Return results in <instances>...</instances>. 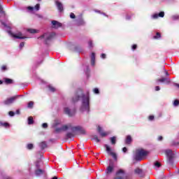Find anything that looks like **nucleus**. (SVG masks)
I'll return each instance as SVG.
<instances>
[{"label":"nucleus","instance_id":"obj_1","mask_svg":"<svg viewBox=\"0 0 179 179\" xmlns=\"http://www.w3.org/2000/svg\"><path fill=\"white\" fill-rule=\"evenodd\" d=\"M79 99H82V106L80 108L81 111H87V113H89L90 110V99L89 98V95H85L82 90H78L74 97H73L72 99L73 103H76V101H79Z\"/></svg>","mask_w":179,"mask_h":179},{"label":"nucleus","instance_id":"obj_2","mask_svg":"<svg viewBox=\"0 0 179 179\" xmlns=\"http://www.w3.org/2000/svg\"><path fill=\"white\" fill-rule=\"evenodd\" d=\"M70 131H71V132H68L66 135V139H71L72 138H74L75 135H78V134H86L85 129H83L82 127L79 126L71 128Z\"/></svg>","mask_w":179,"mask_h":179},{"label":"nucleus","instance_id":"obj_3","mask_svg":"<svg viewBox=\"0 0 179 179\" xmlns=\"http://www.w3.org/2000/svg\"><path fill=\"white\" fill-rule=\"evenodd\" d=\"M54 37H55V33L48 32L41 35L38 38L40 40H42L43 43H45V44H48V43H50V41H51V40H52Z\"/></svg>","mask_w":179,"mask_h":179},{"label":"nucleus","instance_id":"obj_4","mask_svg":"<svg viewBox=\"0 0 179 179\" xmlns=\"http://www.w3.org/2000/svg\"><path fill=\"white\" fill-rule=\"evenodd\" d=\"M148 155V152L143 149L137 150L136 151V155L134 157L135 160L137 162H141V160H143V157Z\"/></svg>","mask_w":179,"mask_h":179},{"label":"nucleus","instance_id":"obj_5","mask_svg":"<svg viewBox=\"0 0 179 179\" xmlns=\"http://www.w3.org/2000/svg\"><path fill=\"white\" fill-rule=\"evenodd\" d=\"M114 169H115V164L114 163V161L113 159H110L109 164L106 170V176H110V174H113Z\"/></svg>","mask_w":179,"mask_h":179},{"label":"nucleus","instance_id":"obj_6","mask_svg":"<svg viewBox=\"0 0 179 179\" xmlns=\"http://www.w3.org/2000/svg\"><path fill=\"white\" fill-rule=\"evenodd\" d=\"M113 179H129V177L125 173L124 170L120 169L117 171V175Z\"/></svg>","mask_w":179,"mask_h":179},{"label":"nucleus","instance_id":"obj_7","mask_svg":"<svg viewBox=\"0 0 179 179\" xmlns=\"http://www.w3.org/2000/svg\"><path fill=\"white\" fill-rule=\"evenodd\" d=\"M17 97H19V95L8 98L3 101V104L5 106H10V104H13V103L17 100Z\"/></svg>","mask_w":179,"mask_h":179},{"label":"nucleus","instance_id":"obj_8","mask_svg":"<svg viewBox=\"0 0 179 179\" xmlns=\"http://www.w3.org/2000/svg\"><path fill=\"white\" fill-rule=\"evenodd\" d=\"M165 153L169 159V163H173V159H174V152L171 150H166Z\"/></svg>","mask_w":179,"mask_h":179},{"label":"nucleus","instance_id":"obj_9","mask_svg":"<svg viewBox=\"0 0 179 179\" xmlns=\"http://www.w3.org/2000/svg\"><path fill=\"white\" fill-rule=\"evenodd\" d=\"M105 148L106 149L107 153L110 155L111 157H113L115 160H117V154L111 151V148H110V146H108V145L107 144L105 145Z\"/></svg>","mask_w":179,"mask_h":179},{"label":"nucleus","instance_id":"obj_10","mask_svg":"<svg viewBox=\"0 0 179 179\" xmlns=\"http://www.w3.org/2000/svg\"><path fill=\"white\" fill-rule=\"evenodd\" d=\"M11 36L12 37H14V38H18L19 40H24V38H27V37L23 36V34H22V32L11 34Z\"/></svg>","mask_w":179,"mask_h":179},{"label":"nucleus","instance_id":"obj_11","mask_svg":"<svg viewBox=\"0 0 179 179\" xmlns=\"http://www.w3.org/2000/svg\"><path fill=\"white\" fill-rule=\"evenodd\" d=\"M164 82H165V83H171V80H170V78H162L156 80L157 83H164Z\"/></svg>","mask_w":179,"mask_h":179},{"label":"nucleus","instance_id":"obj_12","mask_svg":"<svg viewBox=\"0 0 179 179\" xmlns=\"http://www.w3.org/2000/svg\"><path fill=\"white\" fill-rule=\"evenodd\" d=\"M52 29H59V27H62V24L57 20H52Z\"/></svg>","mask_w":179,"mask_h":179},{"label":"nucleus","instance_id":"obj_13","mask_svg":"<svg viewBox=\"0 0 179 179\" xmlns=\"http://www.w3.org/2000/svg\"><path fill=\"white\" fill-rule=\"evenodd\" d=\"M64 110L65 114L69 115V117H72V115H75V110H71V109H69V108L66 107V108H64Z\"/></svg>","mask_w":179,"mask_h":179},{"label":"nucleus","instance_id":"obj_14","mask_svg":"<svg viewBox=\"0 0 179 179\" xmlns=\"http://www.w3.org/2000/svg\"><path fill=\"white\" fill-rule=\"evenodd\" d=\"M134 173L135 174H137V176H139V177H143L145 176V172L143 171V170L139 168H136L134 170Z\"/></svg>","mask_w":179,"mask_h":179},{"label":"nucleus","instance_id":"obj_15","mask_svg":"<svg viewBox=\"0 0 179 179\" xmlns=\"http://www.w3.org/2000/svg\"><path fill=\"white\" fill-rule=\"evenodd\" d=\"M57 8L59 12H64V5H62V3L59 2V1H55Z\"/></svg>","mask_w":179,"mask_h":179},{"label":"nucleus","instance_id":"obj_16","mask_svg":"<svg viewBox=\"0 0 179 179\" xmlns=\"http://www.w3.org/2000/svg\"><path fill=\"white\" fill-rule=\"evenodd\" d=\"M37 170L35 171L36 176H41L42 174H44V171L42 169H40V166L38 164H36Z\"/></svg>","mask_w":179,"mask_h":179},{"label":"nucleus","instance_id":"obj_17","mask_svg":"<svg viewBox=\"0 0 179 179\" xmlns=\"http://www.w3.org/2000/svg\"><path fill=\"white\" fill-rule=\"evenodd\" d=\"M98 131L100 134L101 136L104 137V136H107V135H108V132H103V129H101V127L100 126L98 127Z\"/></svg>","mask_w":179,"mask_h":179},{"label":"nucleus","instance_id":"obj_18","mask_svg":"<svg viewBox=\"0 0 179 179\" xmlns=\"http://www.w3.org/2000/svg\"><path fill=\"white\" fill-rule=\"evenodd\" d=\"M95 62H96V54L94 52H92L91 55V65H92V66H94Z\"/></svg>","mask_w":179,"mask_h":179},{"label":"nucleus","instance_id":"obj_19","mask_svg":"<svg viewBox=\"0 0 179 179\" xmlns=\"http://www.w3.org/2000/svg\"><path fill=\"white\" fill-rule=\"evenodd\" d=\"M164 17V12L162 11L159 14L156 13L152 15L153 19H157V17Z\"/></svg>","mask_w":179,"mask_h":179},{"label":"nucleus","instance_id":"obj_20","mask_svg":"<svg viewBox=\"0 0 179 179\" xmlns=\"http://www.w3.org/2000/svg\"><path fill=\"white\" fill-rule=\"evenodd\" d=\"M3 82H4L6 85H12V83H13V80L10 78H3Z\"/></svg>","mask_w":179,"mask_h":179},{"label":"nucleus","instance_id":"obj_21","mask_svg":"<svg viewBox=\"0 0 179 179\" xmlns=\"http://www.w3.org/2000/svg\"><path fill=\"white\" fill-rule=\"evenodd\" d=\"M74 127H72L71 124H68V125H64L62 127V131H67V129H70L71 130L72 128H73Z\"/></svg>","mask_w":179,"mask_h":179},{"label":"nucleus","instance_id":"obj_22","mask_svg":"<svg viewBox=\"0 0 179 179\" xmlns=\"http://www.w3.org/2000/svg\"><path fill=\"white\" fill-rule=\"evenodd\" d=\"M131 142H132V137L127 136L125 140L126 145H131Z\"/></svg>","mask_w":179,"mask_h":179},{"label":"nucleus","instance_id":"obj_23","mask_svg":"<svg viewBox=\"0 0 179 179\" xmlns=\"http://www.w3.org/2000/svg\"><path fill=\"white\" fill-rule=\"evenodd\" d=\"M85 25V21L83 18L77 20V26H83Z\"/></svg>","mask_w":179,"mask_h":179},{"label":"nucleus","instance_id":"obj_24","mask_svg":"<svg viewBox=\"0 0 179 179\" xmlns=\"http://www.w3.org/2000/svg\"><path fill=\"white\" fill-rule=\"evenodd\" d=\"M39 146L41 149L43 150V149H45V148H47V143H45V141H43L39 144Z\"/></svg>","mask_w":179,"mask_h":179},{"label":"nucleus","instance_id":"obj_25","mask_svg":"<svg viewBox=\"0 0 179 179\" xmlns=\"http://www.w3.org/2000/svg\"><path fill=\"white\" fill-rule=\"evenodd\" d=\"M60 124H61V121H59L58 120H55V122H54V123L52 124V127L54 128H55V127H58V125H60Z\"/></svg>","mask_w":179,"mask_h":179},{"label":"nucleus","instance_id":"obj_26","mask_svg":"<svg viewBox=\"0 0 179 179\" xmlns=\"http://www.w3.org/2000/svg\"><path fill=\"white\" fill-rule=\"evenodd\" d=\"M0 127H4V128H8V127H9V123L0 122Z\"/></svg>","mask_w":179,"mask_h":179},{"label":"nucleus","instance_id":"obj_27","mask_svg":"<svg viewBox=\"0 0 179 179\" xmlns=\"http://www.w3.org/2000/svg\"><path fill=\"white\" fill-rule=\"evenodd\" d=\"M34 123V121L33 120V117H28V124L31 125Z\"/></svg>","mask_w":179,"mask_h":179},{"label":"nucleus","instance_id":"obj_28","mask_svg":"<svg viewBox=\"0 0 179 179\" xmlns=\"http://www.w3.org/2000/svg\"><path fill=\"white\" fill-rule=\"evenodd\" d=\"M29 33H31V34H36V33H38V30L29 29H28Z\"/></svg>","mask_w":179,"mask_h":179},{"label":"nucleus","instance_id":"obj_29","mask_svg":"<svg viewBox=\"0 0 179 179\" xmlns=\"http://www.w3.org/2000/svg\"><path fill=\"white\" fill-rule=\"evenodd\" d=\"M110 142L112 143V145H115L116 143V137L113 136L110 138Z\"/></svg>","mask_w":179,"mask_h":179},{"label":"nucleus","instance_id":"obj_30","mask_svg":"<svg viewBox=\"0 0 179 179\" xmlns=\"http://www.w3.org/2000/svg\"><path fill=\"white\" fill-rule=\"evenodd\" d=\"M33 106H34V102H33V101H29V102L28 103L27 107H28V108H33Z\"/></svg>","mask_w":179,"mask_h":179},{"label":"nucleus","instance_id":"obj_31","mask_svg":"<svg viewBox=\"0 0 179 179\" xmlns=\"http://www.w3.org/2000/svg\"><path fill=\"white\" fill-rule=\"evenodd\" d=\"M92 139H94V141H95L97 143H99V142H100V139H99V138L97 137L96 135L93 136Z\"/></svg>","mask_w":179,"mask_h":179},{"label":"nucleus","instance_id":"obj_32","mask_svg":"<svg viewBox=\"0 0 179 179\" xmlns=\"http://www.w3.org/2000/svg\"><path fill=\"white\" fill-rule=\"evenodd\" d=\"M154 166L155 167L159 168V167H160L162 166V164L159 162H155V164H154Z\"/></svg>","mask_w":179,"mask_h":179},{"label":"nucleus","instance_id":"obj_33","mask_svg":"<svg viewBox=\"0 0 179 179\" xmlns=\"http://www.w3.org/2000/svg\"><path fill=\"white\" fill-rule=\"evenodd\" d=\"M0 13L1 15H5V12L3 11V8H2V6L0 4Z\"/></svg>","mask_w":179,"mask_h":179},{"label":"nucleus","instance_id":"obj_34","mask_svg":"<svg viewBox=\"0 0 179 179\" xmlns=\"http://www.w3.org/2000/svg\"><path fill=\"white\" fill-rule=\"evenodd\" d=\"M179 105V101L178 100V99H176L175 101H174V102H173V106H175V107H177V106H178Z\"/></svg>","mask_w":179,"mask_h":179},{"label":"nucleus","instance_id":"obj_35","mask_svg":"<svg viewBox=\"0 0 179 179\" xmlns=\"http://www.w3.org/2000/svg\"><path fill=\"white\" fill-rule=\"evenodd\" d=\"M88 44H89V48H93V42L92 41H90L88 42Z\"/></svg>","mask_w":179,"mask_h":179},{"label":"nucleus","instance_id":"obj_36","mask_svg":"<svg viewBox=\"0 0 179 179\" xmlns=\"http://www.w3.org/2000/svg\"><path fill=\"white\" fill-rule=\"evenodd\" d=\"M61 131H62V127L57 128L55 129V132H57V134H59V132H61Z\"/></svg>","mask_w":179,"mask_h":179},{"label":"nucleus","instance_id":"obj_37","mask_svg":"<svg viewBox=\"0 0 179 179\" xmlns=\"http://www.w3.org/2000/svg\"><path fill=\"white\" fill-rule=\"evenodd\" d=\"M160 37H162L160 33L157 32V35L154 36V38H160Z\"/></svg>","mask_w":179,"mask_h":179},{"label":"nucleus","instance_id":"obj_38","mask_svg":"<svg viewBox=\"0 0 179 179\" xmlns=\"http://www.w3.org/2000/svg\"><path fill=\"white\" fill-rule=\"evenodd\" d=\"M49 90L50 92H55V88L51 85H49Z\"/></svg>","mask_w":179,"mask_h":179},{"label":"nucleus","instance_id":"obj_39","mask_svg":"<svg viewBox=\"0 0 179 179\" xmlns=\"http://www.w3.org/2000/svg\"><path fill=\"white\" fill-rule=\"evenodd\" d=\"M27 149H29V150H31V149H33V144L31 143L28 144Z\"/></svg>","mask_w":179,"mask_h":179},{"label":"nucleus","instance_id":"obj_40","mask_svg":"<svg viewBox=\"0 0 179 179\" xmlns=\"http://www.w3.org/2000/svg\"><path fill=\"white\" fill-rule=\"evenodd\" d=\"M172 19H173V20H178V19H179V16L178 15H173Z\"/></svg>","mask_w":179,"mask_h":179},{"label":"nucleus","instance_id":"obj_41","mask_svg":"<svg viewBox=\"0 0 179 179\" xmlns=\"http://www.w3.org/2000/svg\"><path fill=\"white\" fill-rule=\"evenodd\" d=\"M70 17L71 19H75V17H76V16L75 15V14L73 13H71Z\"/></svg>","mask_w":179,"mask_h":179},{"label":"nucleus","instance_id":"obj_42","mask_svg":"<svg viewBox=\"0 0 179 179\" xmlns=\"http://www.w3.org/2000/svg\"><path fill=\"white\" fill-rule=\"evenodd\" d=\"M94 93H95V94H99V93H100V92L99 91V90L97 88H94Z\"/></svg>","mask_w":179,"mask_h":179},{"label":"nucleus","instance_id":"obj_43","mask_svg":"<svg viewBox=\"0 0 179 179\" xmlns=\"http://www.w3.org/2000/svg\"><path fill=\"white\" fill-rule=\"evenodd\" d=\"M35 9H36V10H40V4H39V3H38V4H36V5L35 6Z\"/></svg>","mask_w":179,"mask_h":179},{"label":"nucleus","instance_id":"obj_44","mask_svg":"<svg viewBox=\"0 0 179 179\" xmlns=\"http://www.w3.org/2000/svg\"><path fill=\"white\" fill-rule=\"evenodd\" d=\"M8 115H10V117H13L15 115V112L13 111H10L8 113Z\"/></svg>","mask_w":179,"mask_h":179},{"label":"nucleus","instance_id":"obj_45","mask_svg":"<svg viewBox=\"0 0 179 179\" xmlns=\"http://www.w3.org/2000/svg\"><path fill=\"white\" fill-rule=\"evenodd\" d=\"M24 47V42H22V43H20V48H23Z\"/></svg>","mask_w":179,"mask_h":179},{"label":"nucleus","instance_id":"obj_46","mask_svg":"<svg viewBox=\"0 0 179 179\" xmlns=\"http://www.w3.org/2000/svg\"><path fill=\"white\" fill-rule=\"evenodd\" d=\"M42 127H43V128H48V124L47 123H43V124H42Z\"/></svg>","mask_w":179,"mask_h":179},{"label":"nucleus","instance_id":"obj_47","mask_svg":"<svg viewBox=\"0 0 179 179\" xmlns=\"http://www.w3.org/2000/svg\"><path fill=\"white\" fill-rule=\"evenodd\" d=\"M149 120H150V121H153V120H155V116L150 115V116L149 117Z\"/></svg>","mask_w":179,"mask_h":179},{"label":"nucleus","instance_id":"obj_48","mask_svg":"<svg viewBox=\"0 0 179 179\" xmlns=\"http://www.w3.org/2000/svg\"><path fill=\"white\" fill-rule=\"evenodd\" d=\"M27 9H28V10H33L34 9V8L31 7V6H28Z\"/></svg>","mask_w":179,"mask_h":179},{"label":"nucleus","instance_id":"obj_49","mask_svg":"<svg viewBox=\"0 0 179 179\" xmlns=\"http://www.w3.org/2000/svg\"><path fill=\"white\" fill-rule=\"evenodd\" d=\"M1 71H6V66H2Z\"/></svg>","mask_w":179,"mask_h":179},{"label":"nucleus","instance_id":"obj_50","mask_svg":"<svg viewBox=\"0 0 179 179\" xmlns=\"http://www.w3.org/2000/svg\"><path fill=\"white\" fill-rule=\"evenodd\" d=\"M101 58H103V59H105L106 58V54L104 53H102L101 55Z\"/></svg>","mask_w":179,"mask_h":179},{"label":"nucleus","instance_id":"obj_51","mask_svg":"<svg viewBox=\"0 0 179 179\" xmlns=\"http://www.w3.org/2000/svg\"><path fill=\"white\" fill-rule=\"evenodd\" d=\"M155 90H156V92H159V90H160V87L156 86L155 87Z\"/></svg>","mask_w":179,"mask_h":179},{"label":"nucleus","instance_id":"obj_52","mask_svg":"<svg viewBox=\"0 0 179 179\" xmlns=\"http://www.w3.org/2000/svg\"><path fill=\"white\" fill-rule=\"evenodd\" d=\"M127 150V149L126 147L122 148V151L124 152V153H126Z\"/></svg>","mask_w":179,"mask_h":179},{"label":"nucleus","instance_id":"obj_53","mask_svg":"<svg viewBox=\"0 0 179 179\" xmlns=\"http://www.w3.org/2000/svg\"><path fill=\"white\" fill-rule=\"evenodd\" d=\"M136 45H133L132 50H136Z\"/></svg>","mask_w":179,"mask_h":179},{"label":"nucleus","instance_id":"obj_54","mask_svg":"<svg viewBox=\"0 0 179 179\" xmlns=\"http://www.w3.org/2000/svg\"><path fill=\"white\" fill-rule=\"evenodd\" d=\"M174 86H176V87H178V89H179V84L178 83H175Z\"/></svg>","mask_w":179,"mask_h":179},{"label":"nucleus","instance_id":"obj_55","mask_svg":"<svg viewBox=\"0 0 179 179\" xmlns=\"http://www.w3.org/2000/svg\"><path fill=\"white\" fill-rule=\"evenodd\" d=\"M158 141H163V136H159V138H158Z\"/></svg>","mask_w":179,"mask_h":179},{"label":"nucleus","instance_id":"obj_56","mask_svg":"<svg viewBox=\"0 0 179 179\" xmlns=\"http://www.w3.org/2000/svg\"><path fill=\"white\" fill-rule=\"evenodd\" d=\"M165 75L166 76H169L170 74H169V72L167 71H165Z\"/></svg>","mask_w":179,"mask_h":179},{"label":"nucleus","instance_id":"obj_57","mask_svg":"<svg viewBox=\"0 0 179 179\" xmlns=\"http://www.w3.org/2000/svg\"><path fill=\"white\" fill-rule=\"evenodd\" d=\"M126 19H127V20H129V19H131V17H129V16L127 15V16L126 17Z\"/></svg>","mask_w":179,"mask_h":179},{"label":"nucleus","instance_id":"obj_58","mask_svg":"<svg viewBox=\"0 0 179 179\" xmlns=\"http://www.w3.org/2000/svg\"><path fill=\"white\" fill-rule=\"evenodd\" d=\"M16 114H20V110H16Z\"/></svg>","mask_w":179,"mask_h":179},{"label":"nucleus","instance_id":"obj_59","mask_svg":"<svg viewBox=\"0 0 179 179\" xmlns=\"http://www.w3.org/2000/svg\"><path fill=\"white\" fill-rule=\"evenodd\" d=\"M1 24H3V26H5V27H6V24H5V22H1Z\"/></svg>","mask_w":179,"mask_h":179},{"label":"nucleus","instance_id":"obj_60","mask_svg":"<svg viewBox=\"0 0 179 179\" xmlns=\"http://www.w3.org/2000/svg\"><path fill=\"white\" fill-rule=\"evenodd\" d=\"M5 179H12V178L9 176H7V177L5 178Z\"/></svg>","mask_w":179,"mask_h":179},{"label":"nucleus","instance_id":"obj_61","mask_svg":"<svg viewBox=\"0 0 179 179\" xmlns=\"http://www.w3.org/2000/svg\"><path fill=\"white\" fill-rule=\"evenodd\" d=\"M52 179H58L57 176H54Z\"/></svg>","mask_w":179,"mask_h":179},{"label":"nucleus","instance_id":"obj_62","mask_svg":"<svg viewBox=\"0 0 179 179\" xmlns=\"http://www.w3.org/2000/svg\"><path fill=\"white\" fill-rule=\"evenodd\" d=\"M2 83H3V81L0 80V85H2Z\"/></svg>","mask_w":179,"mask_h":179},{"label":"nucleus","instance_id":"obj_63","mask_svg":"<svg viewBox=\"0 0 179 179\" xmlns=\"http://www.w3.org/2000/svg\"><path fill=\"white\" fill-rule=\"evenodd\" d=\"M38 1H41V0H38Z\"/></svg>","mask_w":179,"mask_h":179}]
</instances>
